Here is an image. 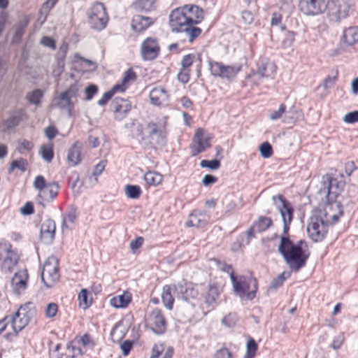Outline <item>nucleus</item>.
I'll return each mask as SVG.
<instances>
[{"label":"nucleus","instance_id":"nucleus-25","mask_svg":"<svg viewBox=\"0 0 358 358\" xmlns=\"http://www.w3.org/2000/svg\"><path fill=\"white\" fill-rule=\"evenodd\" d=\"M257 73L262 78H268L273 76L276 71L275 64L267 59H262L258 63Z\"/></svg>","mask_w":358,"mask_h":358},{"label":"nucleus","instance_id":"nucleus-17","mask_svg":"<svg viewBox=\"0 0 358 358\" xmlns=\"http://www.w3.org/2000/svg\"><path fill=\"white\" fill-rule=\"evenodd\" d=\"M76 90L75 87H71L69 88L65 92L61 93L55 99V106L60 109H67L68 110V115L71 117L72 115V110L73 108V105L71 103L70 96L75 95Z\"/></svg>","mask_w":358,"mask_h":358},{"label":"nucleus","instance_id":"nucleus-54","mask_svg":"<svg viewBox=\"0 0 358 358\" xmlns=\"http://www.w3.org/2000/svg\"><path fill=\"white\" fill-rule=\"evenodd\" d=\"M295 38V33L294 31H287L285 34L284 38L282 39V43L285 48L290 47Z\"/></svg>","mask_w":358,"mask_h":358},{"label":"nucleus","instance_id":"nucleus-4","mask_svg":"<svg viewBox=\"0 0 358 358\" xmlns=\"http://www.w3.org/2000/svg\"><path fill=\"white\" fill-rule=\"evenodd\" d=\"M345 182L341 178L329 177L327 182H324V193H326L327 201L331 209L336 208L338 213L332 215L333 222H337L339 217L343 215V211L341 202L336 201V198L343 190Z\"/></svg>","mask_w":358,"mask_h":358},{"label":"nucleus","instance_id":"nucleus-23","mask_svg":"<svg viewBox=\"0 0 358 358\" xmlns=\"http://www.w3.org/2000/svg\"><path fill=\"white\" fill-rule=\"evenodd\" d=\"M153 23L154 20L151 17L136 15L131 19V27L134 31L142 33Z\"/></svg>","mask_w":358,"mask_h":358},{"label":"nucleus","instance_id":"nucleus-50","mask_svg":"<svg viewBox=\"0 0 358 358\" xmlns=\"http://www.w3.org/2000/svg\"><path fill=\"white\" fill-rule=\"evenodd\" d=\"M204 224V222L201 220L196 215L191 213L189 215V219L186 222L187 227H200Z\"/></svg>","mask_w":358,"mask_h":358},{"label":"nucleus","instance_id":"nucleus-52","mask_svg":"<svg viewBox=\"0 0 358 358\" xmlns=\"http://www.w3.org/2000/svg\"><path fill=\"white\" fill-rule=\"evenodd\" d=\"M190 70L184 69L180 68L178 73V80L183 83L186 84L189 82L190 78Z\"/></svg>","mask_w":358,"mask_h":358},{"label":"nucleus","instance_id":"nucleus-49","mask_svg":"<svg viewBox=\"0 0 358 358\" xmlns=\"http://www.w3.org/2000/svg\"><path fill=\"white\" fill-rule=\"evenodd\" d=\"M202 168H208L211 170H216L220 166V162L217 159L206 160L203 159L200 163Z\"/></svg>","mask_w":358,"mask_h":358},{"label":"nucleus","instance_id":"nucleus-38","mask_svg":"<svg viewBox=\"0 0 358 358\" xmlns=\"http://www.w3.org/2000/svg\"><path fill=\"white\" fill-rule=\"evenodd\" d=\"M78 299L80 306L86 309L90 307L92 304V296L91 294L87 292V289H83L78 294Z\"/></svg>","mask_w":358,"mask_h":358},{"label":"nucleus","instance_id":"nucleus-15","mask_svg":"<svg viewBox=\"0 0 358 358\" xmlns=\"http://www.w3.org/2000/svg\"><path fill=\"white\" fill-rule=\"evenodd\" d=\"M59 268L57 264L46 262L41 272V280L45 287L50 288L59 280Z\"/></svg>","mask_w":358,"mask_h":358},{"label":"nucleus","instance_id":"nucleus-35","mask_svg":"<svg viewBox=\"0 0 358 358\" xmlns=\"http://www.w3.org/2000/svg\"><path fill=\"white\" fill-rule=\"evenodd\" d=\"M155 0H136L131 7L137 12L150 11L152 9Z\"/></svg>","mask_w":358,"mask_h":358},{"label":"nucleus","instance_id":"nucleus-6","mask_svg":"<svg viewBox=\"0 0 358 358\" xmlns=\"http://www.w3.org/2000/svg\"><path fill=\"white\" fill-rule=\"evenodd\" d=\"M20 257L13 249L12 245L6 240L0 241V269L6 273L13 272L17 264Z\"/></svg>","mask_w":358,"mask_h":358},{"label":"nucleus","instance_id":"nucleus-2","mask_svg":"<svg viewBox=\"0 0 358 358\" xmlns=\"http://www.w3.org/2000/svg\"><path fill=\"white\" fill-rule=\"evenodd\" d=\"M204 17V10L194 4H186L171 11L169 26L173 32L185 33L189 43H192L201 34V29L196 27Z\"/></svg>","mask_w":358,"mask_h":358},{"label":"nucleus","instance_id":"nucleus-33","mask_svg":"<svg viewBox=\"0 0 358 358\" xmlns=\"http://www.w3.org/2000/svg\"><path fill=\"white\" fill-rule=\"evenodd\" d=\"M17 311L20 313V315L22 316V317L27 319L28 322H29L30 320L35 315L36 312L34 304L31 302H27L20 306Z\"/></svg>","mask_w":358,"mask_h":358},{"label":"nucleus","instance_id":"nucleus-42","mask_svg":"<svg viewBox=\"0 0 358 358\" xmlns=\"http://www.w3.org/2000/svg\"><path fill=\"white\" fill-rule=\"evenodd\" d=\"M257 348L258 346L255 341L253 338H250L247 342L246 353L244 356V358H254Z\"/></svg>","mask_w":358,"mask_h":358},{"label":"nucleus","instance_id":"nucleus-12","mask_svg":"<svg viewBox=\"0 0 358 358\" xmlns=\"http://www.w3.org/2000/svg\"><path fill=\"white\" fill-rule=\"evenodd\" d=\"M140 52L143 60H154L160 53V46L158 40L153 37L146 38L141 45Z\"/></svg>","mask_w":358,"mask_h":358},{"label":"nucleus","instance_id":"nucleus-7","mask_svg":"<svg viewBox=\"0 0 358 358\" xmlns=\"http://www.w3.org/2000/svg\"><path fill=\"white\" fill-rule=\"evenodd\" d=\"M108 22V16L104 5L97 2L94 3L88 13V23L93 29H103Z\"/></svg>","mask_w":358,"mask_h":358},{"label":"nucleus","instance_id":"nucleus-53","mask_svg":"<svg viewBox=\"0 0 358 358\" xmlns=\"http://www.w3.org/2000/svg\"><path fill=\"white\" fill-rule=\"evenodd\" d=\"M285 113H286V106L284 103H281L280 105L278 110H273L271 113L269 117L271 120H278L279 118H280L282 117V114L283 113L285 114Z\"/></svg>","mask_w":358,"mask_h":358},{"label":"nucleus","instance_id":"nucleus-43","mask_svg":"<svg viewBox=\"0 0 358 358\" xmlns=\"http://www.w3.org/2000/svg\"><path fill=\"white\" fill-rule=\"evenodd\" d=\"M43 96V92L41 90H34L31 92L27 94V99L30 103L35 104L36 106L40 105L41 99Z\"/></svg>","mask_w":358,"mask_h":358},{"label":"nucleus","instance_id":"nucleus-10","mask_svg":"<svg viewBox=\"0 0 358 358\" xmlns=\"http://www.w3.org/2000/svg\"><path fill=\"white\" fill-rule=\"evenodd\" d=\"M209 70L212 76L221 78L231 79L240 71L241 66L224 65L222 62L208 60Z\"/></svg>","mask_w":358,"mask_h":358},{"label":"nucleus","instance_id":"nucleus-24","mask_svg":"<svg viewBox=\"0 0 358 358\" xmlns=\"http://www.w3.org/2000/svg\"><path fill=\"white\" fill-rule=\"evenodd\" d=\"M82 147V143L80 141H76L69 149L67 160L70 165L75 166L81 162Z\"/></svg>","mask_w":358,"mask_h":358},{"label":"nucleus","instance_id":"nucleus-8","mask_svg":"<svg viewBox=\"0 0 358 358\" xmlns=\"http://www.w3.org/2000/svg\"><path fill=\"white\" fill-rule=\"evenodd\" d=\"M355 10L352 0H336L329 6L328 14L331 20L345 18Z\"/></svg>","mask_w":358,"mask_h":358},{"label":"nucleus","instance_id":"nucleus-1","mask_svg":"<svg viewBox=\"0 0 358 358\" xmlns=\"http://www.w3.org/2000/svg\"><path fill=\"white\" fill-rule=\"evenodd\" d=\"M272 201L280 214L283 224L282 234L280 236L278 251L283 257L289 269L297 273L306 266L310 256V252L303 249V246L307 247L306 242L300 240L294 243L289 238V231L294 212L292 203L280 194L273 195Z\"/></svg>","mask_w":358,"mask_h":358},{"label":"nucleus","instance_id":"nucleus-61","mask_svg":"<svg viewBox=\"0 0 358 358\" xmlns=\"http://www.w3.org/2000/svg\"><path fill=\"white\" fill-rule=\"evenodd\" d=\"M41 44L45 47H48L52 50H55L56 48L55 41L49 36H43L41 40Z\"/></svg>","mask_w":358,"mask_h":358},{"label":"nucleus","instance_id":"nucleus-64","mask_svg":"<svg viewBox=\"0 0 358 358\" xmlns=\"http://www.w3.org/2000/svg\"><path fill=\"white\" fill-rule=\"evenodd\" d=\"M241 18L245 24H250L254 20V15L250 10H243L241 13Z\"/></svg>","mask_w":358,"mask_h":358},{"label":"nucleus","instance_id":"nucleus-55","mask_svg":"<svg viewBox=\"0 0 358 358\" xmlns=\"http://www.w3.org/2000/svg\"><path fill=\"white\" fill-rule=\"evenodd\" d=\"M343 121L348 124H354L358 122V110L348 113L343 117Z\"/></svg>","mask_w":358,"mask_h":358},{"label":"nucleus","instance_id":"nucleus-62","mask_svg":"<svg viewBox=\"0 0 358 358\" xmlns=\"http://www.w3.org/2000/svg\"><path fill=\"white\" fill-rule=\"evenodd\" d=\"M98 87L95 85H90L85 89L86 94V99L91 100L93 96L97 93Z\"/></svg>","mask_w":358,"mask_h":358},{"label":"nucleus","instance_id":"nucleus-51","mask_svg":"<svg viewBox=\"0 0 358 358\" xmlns=\"http://www.w3.org/2000/svg\"><path fill=\"white\" fill-rule=\"evenodd\" d=\"M236 321V315L235 314L229 313L222 318V323L227 327H232L235 326Z\"/></svg>","mask_w":358,"mask_h":358},{"label":"nucleus","instance_id":"nucleus-9","mask_svg":"<svg viewBox=\"0 0 358 358\" xmlns=\"http://www.w3.org/2000/svg\"><path fill=\"white\" fill-rule=\"evenodd\" d=\"M147 326L157 335H162L166 331L167 322L159 308H154L147 318Z\"/></svg>","mask_w":358,"mask_h":358},{"label":"nucleus","instance_id":"nucleus-31","mask_svg":"<svg viewBox=\"0 0 358 358\" xmlns=\"http://www.w3.org/2000/svg\"><path fill=\"white\" fill-rule=\"evenodd\" d=\"M343 38L348 45L358 43V27H350L343 31Z\"/></svg>","mask_w":358,"mask_h":358},{"label":"nucleus","instance_id":"nucleus-57","mask_svg":"<svg viewBox=\"0 0 358 358\" xmlns=\"http://www.w3.org/2000/svg\"><path fill=\"white\" fill-rule=\"evenodd\" d=\"M34 148V144L31 141L24 139L19 142L17 150L19 152L23 153L24 150L29 151Z\"/></svg>","mask_w":358,"mask_h":358},{"label":"nucleus","instance_id":"nucleus-44","mask_svg":"<svg viewBox=\"0 0 358 358\" xmlns=\"http://www.w3.org/2000/svg\"><path fill=\"white\" fill-rule=\"evenodd\" d=\"M259 152L262 157L269 158L273 153L271 145L267 141L264 142L259 146Z\"/></svg>","mask_w":358,"mask_h":358},{"label":"nucleus","instance_id":"nucleus-22","mask_svg":"<svg viewBox=\"0 0 358 358\" xmlns=\"http://www.w3.org/2000/svg\"><path fill=\"white\" fill-rule=\"evenodd\" d=\"M149 97L152 104L159 106L167 104L169 94L164 88L156 87L150 91Z\"/></svg>","mask_w":358,"mask_h":358},{"label":"nucleus","instance_id":"nucleus-39","mask_svg":"<svg viewBox=\"0 0 358 358\" xmlns=\"http://www.w3.org/2000/svg\"><path fill=\"white\" fill-rule=\"evenodd\" d=\"M69 50V44L64 41L60 45L59 50L56 55V59L57 60V64L59 66H64V61L66 57L67 52Z\"/></svg>","mask_w":358,"mask_h":358},{"label":"nucleus","instance_id":"nucleus-48","mask_svg":"<svg viewBox=\"0 0 358 358\" xmlns=\"http://www.w3.org/2000/svg\"><path fill=\"white\" fill-rule=\"evenodd\" d=\"M136 78L137 76L134 71L129 68L124 73L122 81L128 86L131 82L135 81Z\"/></svg>","mask_w":358,"mask_h":358},{"label":"nucleus","instance_id":"nucleus-19","mask_svg":"<svg viewBox=\"0 0 358 358\" xmlns=\"http://www.w3.org/2000/svg\"><path fill=\"white\" fill-rule=\"evenodd\" d=\"M148 137L151 147L156 145H163L165 143V138L162 134V131L156 123L150 122L147 124Z\"/></svg>","mask_w":358,"mask_h":358},{"label":"nucleus","instance_id":"nucleus-59","mask_svg":"<svg viewBox=\"0 0 358 358\" xmlns=\"http://www.w3.org/2000/svg\"><path fill=\"white\" fill-rule=\"evenodd\" d=\"M76 220V212L71 211V212L69 213L66 215V216L64 217L63 219L62 224V229H64V227H66V228L69 227L67 222H69L71 224H74Z\"/></svg>","mask_w":358,"mask_h":358},{"label":"nucleus","instance_id":"nucleus-16","mask_svg":"<svg viewBox=\"0 0 358 358\" xmlns=\"http://www.w3.org/2000/svg\"><path fill=\"white\" fill-rule=\"evenodd\" d=\"M110 107L117 120H122L131 109L129 101L120 96H116L112 101Z\"/></svg>","mask_w":358,"mask_h":358},{"label":"nucleus","instance_id":"nucleus-40","mask_svg":"<svg viewBox=\"0 0 358 358\" xmlns=\"http://www.w3.org/2000/svg\"><path fill=\"white\" fill-rule=\"evenodd\" d=\"M125 193L128 198L136 199L140 197L141 189L138 185H127L125 186Z\"/></svg>","mask_w":358,"mask_h":358},{"label":"nucleus","instance_id":"nucleus-26","mask_svg":"<svg viewBox=\"0 0 358 358\" xmlns=\"http://www.w3.org/2000/svg\"><path fill=\"white\" fill-rule=\"evenodd\" d=\"M8 320L15 336H17L18 333L21 331L29 323L27 322V319L22 317L17 311H16L13 315H9Z\"/></svg>","mask_w":358,"mask_h":358},{"label":"nucleus","instance_id":"nucleus-45","mask_svg":"<svg viewBox=\"0 0 358 358\" xmlns=\"http://www.w3.org/2000/svg\"><path fill=\"white\" fill-rule=\"evenodd\" d=\"M195 59L196 55L194 54L190 53L184 55L181 60V68L190 70L189 67L193 64Z\"/></svg>","mask_w":358,"mask_h":358},{"label":"nucleus","instance_id":"nucleus-63","mask_svg":"<svg viewBox=\"0 0 358 358\" xmlns=\"http://www.w3.org/2000/svg\"><path fill=\"white\" fill-rule=\"evenodd\" d=\"M337 79H338V72H336V75L334 76H328L327 77H326L325 79L324 80V83H323L324 88L328 89V88L332 87L334 85Z\"/></svg>","mask_w":358,"mask_h":358},{"label":"nucleus","instance_id":"nucleus-37","mask_svg":"<svg viewBox=\"0 0 358 358\" xmlns=\"http://www.w3.org/2000/svg\"><path fill=\"white\" fill-rule=\"evenodd\" d=\"M303 114L300 110L294 107L289 108L286 111L283 122L287 124L295 122L302 118Z\"/></svg>","mask_w":358,"mask_h":358},{"label":"nucleus","instance_id":"nucleus-30","mask_svg":"<svg viewBox=\"0 0 358 358\" xmlns=\"http://www.w3.org/2000/svg\"><path fill=\"white\" fill-rule=\"evenodd\" d=\"M174 289L173 285H166L163 287L162 299L164 306L169 310L173 309L174 299L172 295V290Z\"/></svg>","mask_w":358,"mask_h":358},{"label":"nucleus","instance_id":"nucleus-13","mask_svg":"<svg viewBox=\"0 0 358 358\" xmlns=\"http://www.w3.org/2000/svg\"><path fill=\"white\" fill-rule=\"evenodd\" d=\"M173 287L177 297L187 302H190L192 299H196L199 295V292L194 285L185 280L176 285H173Z\"/></svg>","mask_w":358,"mask_h":358},{"label":"nucleus","instance_id":"nucleus-27","mask_svg":"<svg viewBox=\"0 0 358 358\" xmlns=\"http://www.w3.org/2000/svg\"><path fill=\"white\" fill-rule=\"evenodd\" d=\"M27 118V114L22 110H18L12 114L8 119L3 121V126L6 130L11 129Z\"/></svg>","mask_w":358,"mask_h":358},{"label":"nucleus","instance_id":"nucleus-5","mask_svg":"<svg viewBox=\"0 0 358 358\" xmlns=\"http://www.w3.org/2000/svg\"><path fill=\"white\" fill-rule=\"evenodd\" d=\"M227 272L231 271V279L233 283L234 291L241 298H245L248 300H252L258 288V282L256 278L241 276L238 280L234 276L233 268L231 265L226 266Z\"/></svg>","mask_w":358,"mask_h":358},{"label":"nucleus","instance_id":"nucleus-41","mask_svg":"<svg viewBox=\"0 0 358 358\" xmlns=\"http://www.w3.org/2000/svg\"><path fill=\"white\" fill-rule=\"evenodd\" d=\"M41 152L43 159L47 162H50L54 157L52 145H43L41 148Z\"/></svg>","mask_w":358,"mask_h":358},{"label":"nucleus","instance_id":"nucleus-34","mask_svg":"<svg viewBox=\"0 0 358 358\" xmlns=\"http://www.w3.org/2000/svg\"><path fill=\"white\" fill-rule=\"evenodd\" d=\"M253 225L256 228V231L261 233L267 230L273 225V220L269 217L260 216L257 220L254 222Z\"/></svg>","mask_w":358,"mask_h":358},{"label":"nucleus","instance_id":"nucleus-58","mask_svg":"<svg viewBox=\"0 0 358 358\" xmlns=\"http://www.w3.org/2000/svg\"><path fill=\"white\" fill-rule=\"evenodd\" d=\"M284 273H280L277 278H273L269 286V289H277L282 285L283 282L285 280L284 277Z\"/></svg>","mask_w":358,"mask_h":358},{"label":"nucleus","instance_id":"nucleus-56","mask_svg":"<svg viewBox=\"0 0 358 358\" xmlns=\"http://www.w3.org/2000/svg\"><path fill=\"white\" fill-rule=\"evenodd\" d=\"M214 358H234V355L227 348H222L216 351Z\"/></svg>","mask_w":358,"mask_h":358},{"label":"nucleus","instance_id":"nucleus-18","mask_svg":"<svg viewBox=\"0 0 358 358\" xmlns=\"http://www.w3.org/2000/svg\"><path fill=\"white\" fill-rule=\"evenodd\" d=\"M55 223L54 220L48 219L45 220L40 228V239L44 244H50L55 238Z\"/></svg>","mask_w":358,"mask_h":358},{"label":"nucleus","instance_id":"nucleus-20","mask_svg":"<svg viewBox=\"0 0 358 358\" xmlns=\"http://www.w3.org/2000/svg\"><path fill=\"white\" fill-rule=\"evenodd\" d=\"M28 272L27 269H22L15 273L11 279L13 291L17 294H21L27 288L28 281Z\"/></svg>","mask_w":358,"mask_h":358},{"label":"nucleus","instance_id":"nucleus-29","mask_svg":"<svg viewBox=\"0 0 358 358\" xmlns=\"http://www.w3.org/2000/svg\"><path fill=\"white\" fill-rule=\"evenodd\" d=\"M131 301V294L128 292H124L122 294L113 297L110 300V304L116 308H125Z\"/></svg>","mask_w":358,"mask_h":358},{"label":"nucleus","instance_id":"nucleus-21","mask_svg":"<svg viewBox=\"0 0 358 358\" xmlns=\"http://www.w3.org/2000/svg\"><path fill=\"white\" fill-rule=\"evenodd\" d=\"M219 295L218 286L215 282H210L208 285L206 292L203 294L204 303L208 308V311L215 308Z\"/></svg>","mask_w":358,"mask_h":358},{"label":"nucleus","instance_id":"nucleus-11","mask_svg":"<svg viewBox=\"0 0 358 358\" xmlns=\"http://www.w3.org/2000/svg\"><path fill=\"white\" fill-rule=\"evenodd\" d=\"M327 8L326 0H299V9L305 15L314 16L322 13Z\"/></svg>","mask_w":358,"mask_h":358},{"label":"nucleus","instance_id":"nucleus-28","mask_svg":"<svg viewBox=\"0 0 358 358\" xmlns=\"http://www.w3.org/2000/svg\"><path fill=\"white\" fill-rule=\"evenodd\" d=\"M59 185L58 182H53L48 183L43 192L41 193L43 199L46 201H52L58 195Z\"/></svg>","mask_w":358,"mask_h":358},{"label":"nucleus","instance_id":"nucleus-36","mask_svg":"<svg viewBox=\"0 0 358 358\" xmlns=\"http://www.w3.org/2000/svg\"><path fill=\"white\" fill-rule=\"evenodd\" d=\"M144 180L148 185L157 186L162 182L163 176L158 172L149 171L145 173Z\"/></svg>","mask_w":358,"mask_h":358},{"label":"nucleus","instance_id":"nucleus-47","mask_svg":"<svg viewBox=\"0 0 358 358\" xmlns=\"http://www.w3.org/2000/svg\"><path fill=\"white\" fill-rule=\"evenodd\" d=\"M27 165V161L25 159L20 158L19 159L13 160L10 164V171H13L15 169H19L21 171L24 172Z\"/></svg>","mask_w":358,"mask_h":358},{"label":"nucleus","instance_id":"nucleus-14","mask_svg":"<svg viewBox=\"0 0 358 358\" xmlns=\"http://www.w3.org/2000/svg\"><path fill=\"white\" fill-rule=\"evenodd\" d=\"M203 129L198 128L193 137V142L190 145L191 155L194 157L204 152L210 147V138L203 137Z\"/></svg>","mask_w":358,"mask_h":358},{"label":"nucleus","instance_id":"nucleus-60","mask_svg":"<svg viewBox=\"0 0 358 358\" xmlns=\"http://www.w3.org/2000/svg\"><path fill=\"white\" fill-rule=\"evenodd\" d=\"M58 310V306L55 303H50L45 309V315L48 317H53L56 315Z\"/></svg>","mask_w":358,"mask_h":358},{"label":"nucleus","instance_id":"nucleus-32","mask_svg":"<svg viewBox=\"0 0 358 358\" xmlns=\"http://www.w3.org/2000/svg\"><path fill=\"white\" fill-rule=\"evenodd\" d=\"M29 22V19L25 17L14 26L15 33L12 39L13 43H17L21 40Z\"/></svg>","mask_w":358,"mask_h":358},{"label":"nucleus","instance_id":"nucleus-46","mask_svg":"<svg viewBox=\"0 0 358 358\" xmlns=\"http://www.w3.org/2000/svg\"><path fill=\"white\" fill-rule=\"evenodd\" d=\"M45 180L43 176H37L35 178L34 182V187L39 191L38 196L41 197V193L44 191L45 187H47Z\"/></svg>","mask_w":358,"mask_h":358},{"label":"nucleus","instance_id":"nucleus-3","mask_svg":"<svg viewBox=\"0 0 358 358\" xmlns=\"http://www.w3.org/2000/svg\"><path fill=\"white\" fill-rule=\"evenodd\" d=\"M335 223L333 222L332 215L329 217L326 210H314L307 224L308 236L314 242H320L326 237L329 225Z\"/></svg>","mask_w":358,"mask_h":358}]
</instances>
